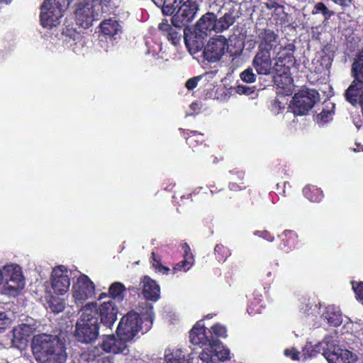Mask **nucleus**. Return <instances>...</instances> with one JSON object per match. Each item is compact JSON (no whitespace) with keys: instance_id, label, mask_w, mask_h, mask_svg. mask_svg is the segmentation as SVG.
I'll return each mask as SVG.
<instances>
[{"instance_id":"nucleus-1","label":"nucleus","mask_w":363,"mask_h":363,"mask_svg":"<svg viewBox=\"0 0 363 363\" xmlns=\"http://www.w3.org/2000/svg\"><path fill=\"white\" fill-rule=\"evenodd\" d=\"M201 320L196 322L189 332L190 342L194 345L204 347L199 354L200 359L205 362L225 361L229 358V350L224 349L222 342L212 335L208 336L206 327Z\"/></svg>"},{"instance_id":"nucleus-2","label":"nucleus","mask_w":363,"mask_h":363,"mask_svg":"<svg viewBox=\"0 0 363 363\" xmlns=\"http://www.w3.org/2000/svg\"><path fill=\"white\" fill-rule=\"evenodd\" d=\"M31 349L38 363H65L67 360L66 347L57 335L43 333L34 336Z\"/></svg>"},{"instance_id":"nucleus-3","label":"nucleus","mask_w":363,"mask_h":363,"mask_svg":"<svg viewBox=\"0 0 363 363\" xmlns=\"http://www.w3.org/2000/svg\"><path fill=\"white\" fill-rule=\"evenodd\" d=\"M140 309V314L135 312H128L122 317L116 328V334L125 342L132 340L142 330V321L146 322L147 330L151 328L154 319V310L151 303H144Z\"/></svg>"},{"instance_id":"nucleus-4","label":"nucleus","mask_w":363,"mask_h":363,"mask_svg":"<svg viewBox=\"0 0 363 363\" xmlns=\"http://www.w3.org/2000/svg\"><path fill=\"white\" fill-rule=\"evenodd\" d=\"M81 312L80 318L75 325V338L81 343H92L99 335L100 323L95 318L96 311L92 304H86L81 308Z\"/></svg>"},{"instance_id":"nucleus-5","label":"nucleus","mask_w":363,"mask_h":363,"mask_svg":"<svg viewBox=\"0 0 363 363\" xmlns=\"http://www.w3.org/2000/svg\"><path fill=\"white\" fill-rule=\"evenodd\" d=\"M319 101L320 94L317 90L305 88L294 95L289 107L295 116H306Z\"/></svg>"},{"instance_id":"nucleus-6","label":"nucleus","mask_w":363,"mask_h":363,"mask_svg":"<svg viewBox=\"0 0 363 363\" xmlns=\"http://www.w3.org/2000/svg\"><path fill=\"white\" fill-rule=\"evenodd\" d=\"M313 350L321 352L329 363H354L357 360L352 352L326 341L317 344Z\"/></svg>"},{"instance_id":"nucleus-7","label":"nucleus","mask_w":363,"mask_h":363,"mask_svg":"<svg viewBox=\"0 0 363 363\" xmlns=\"http://www.w3.org/2000/svg\"><path fill=\"white\" fill-rule=\"evenodd\" d=\"M100 348L107 353L119 354L124 352L127 349V345L122 338L118 337L117 339L114 335H105L99 347H94L87 352L83 353L82 358H84L88 362L94 361L97 357H100L102 354Z\"/></svg>"},{"instance_id":"nucleus-8","label":"nucleus","mask_w":363,"mask_h":363,"mask_svg":"<svg viewBox=\"0 0 363 363\" xmlns=\"http://www.w3.org/2000/svg\"><path fill=\"white\" fill-rule=\"evenodd\" d=\"M74 13L76 24L82 28H89L101 18L99 6L93 2L79 3Z\"/></svg>"},{"instance_id":"nucleus-9","label":"nucleus","mask_w":363,"mask_h":363,"mask_svg":"<svg viewBox=\"0 0 363 363\" xmlns=\"http://www.w3.org/2000/svg\"><path fill=\"white\" fill-rule=\"evenodd\" d=\"M198 9L199 5L196 1L184 0L177 12L172 17L173 26L177 28H188V24L194 20Z\"/></svg>"},{"instance_id":"nucleus-10","label":"nucleus","mask_w":363,"mask_h":363,"mask_svg":"<svg viewBox=\"0 0 363 363\" xmlns=\"http://www.w3.org/2000/svg\"><path fill=\"white\" fill-rule=\"evenodd\" d=\"M86 304H92L96 311V314L95 318H100V323L107 328L111 329L112 326L117 320V315L118 313V308L116 303L113 300L104 301L99 306L96 302H89Z\"/></svg>"},{"instance_id":"nucleus-11","label":"nucleus","mask_w":363,"mask_h":363,"mask_svg":"<svg viewBox=\"0 0 363 363\" xmlns=\"http://www.w3.org/2000/svg\"><path fill=\"white\" fill-rule=\"evenodd\" d=\"M40 22L44 28H51L60 23L64 11L52 4V0H45L40 7Z\"/></svg>"},{"instance_id":"nucleus-12","label":"nucleus","mask_w":363,"mask_h":363,"mask_svg":"<svg viewBox=\"0 0 363 363\" xmlns=\"http://www.w3.org/2000/svg\"><path fill=\"white\" fill-rule=\"evenodd\" d=\"M50 285L57 295H64L70 286V278L68 270L64 265L53 268L50 277Z\"/></svg>"},{"instance_id":"nucleus-13","label":"nucleus","mask_w":363,"mask_h":363,"mask_svg":"<svg viewBox=\"0 0 363 363\" xmlns=\"http://www.w3.org/2000/svg\"><path fill=\"white\" fill-rule=\"evenodd\" d=\"M72 293L76 303H82L94 294L95 285L88 276L82 274L73 286Z\"/></svg>"},{"instance_id":"nucleus-14","label":"nucleus","mask_w":363,"mask_h":363,"mask_svg":"<svg viewBox=\"0 0 363 363\" xmlns=\"http://www.w3.org/2000/svg\"><path fill=\"white\" fill-rule=\"evenodd\" d=\"M257 50L272 53L279 45L278 32L269 28L259 30L257 36Z\"/></svg>"},{"instance_id":"nucleus-15","label":"nucleus","mask_w":363,"mask_h":363,"mask_svg":"<svg viewBox=\"0 0 363 363\" xmlns=\"http://www.w3.org/2000/svg\"><path fill=\"white\" fill-rule=\"evenodd\" d=\"M226 45L227 42L225 38H212L204 47L203 58L209 62L219 61L225 53Z\"/></svg>"},{"instance_id":"nucleus-16","label":"nucleus","mask_w":363,"mask_h":363,"mask_svg":"<svg viewBox=\"0 0 363 363\" xmlns=\"http://www.w3.org/2000/svg\"><path fill=\"white\" fill-rule=\"evenodd\" d=\"M252 66L257 74L270 75L274 70L272 66V53L257 50L252 59Z\"/></svg>"},{"instance_id":"nucleus-17","label":"nucleus","mask_w":363,"mask_h":363,"mask_svg":"<svg viewBox=\"0 0 363 363\" xmlns=\"http://www.w3.org/2000/svg\"><path fill=\"white\" fill-rule=\"evenodd\" d=\"M208 35H204L195 27L194 31L189 28L184 29V40L186 48L191 53L196 54L204 49V43Z\"/></svg>"},{"instance_id":"nucleus-18","label":"nucleus","mask_w":363,"mask_h":363,"mask_svg":"<svg viewBox=\"0 0 363 363\" xmlns=\"http://www.w3.org/2000/svg\"><path fill=\"white\" fill-rule=\"evenodd\" d=\"M181 134L185 138L186 143L194 152L208 153L209 147L205 143L204 135L196 130L179 128Z\"/></svg>"},{"instance_id":"nucleus-19","label":"nucleus","mask_w":363,"mask_h":363,"mask_svg":"<svg viewBox=\"0 0 363 363\" xmlns=\"http://www.w3.org/2000/svg\"><path fill=\"white\" fill-rule=\"evenodd\" d=\"M142 294L146 301H157L160 298L159 284L149 276H143L140 280Z\"/></svg>"},{"instance_id":"nucleus-20","label":"nucleus","mask_w":363,"mask_h":363,"mask_svg":"<svg viewBox=\"0 0 363 363\" xmlns=\"http://www.w3.org/2000/svg\"><path fill=\"white\" fill-rule=\"evenodd\" d=\"M275 63L274 65V71L276 72H286V69L289 70L294 64V56L293 51L286 50L285 48L281 51H279L275 58Z\"/></svg>"},{"instance_id":"nucleus-21","label":"nucleus","mask_w":363,"mask_h":363,"mask_svg":"<svg viewBox=\"0 0 363 363\" xmlns=\"http://www.w3.org/2000/svg\"><path fill=\"white\" fill-rule=\"evenodd\" d=\"M193 359L192 352L185 349L177 348L165 351L164 360L167 363H191Z\"/></svg>"},{"instance_id":"nucleus-22","label":"nucleus","mask_w":363,"mask_h":363,"mask_svg":"<svg viewBox=\"0 0 363 363\" xmlns=\"http://www.w3.org/2000/svg\"><path fill=\"white\" fill-rule=\"evenodd\" d=\"M217 16L211 12L204 14L196 24L197 30L204 35H208L212 30L217 33Z\"/></svg>"},{"instance_id":"nucleus-23","label":"nucleus","mask_w":363,"mask_h":363,"mask_svg":"<svg viewBox=\"0 0 363 363\" xmlns=\"http://www.w3.org/2000/svg\"><path fill=\"white\" fill-rule=\"evenodd\" d=\"M158 29L161 35L165 37L174 45H177L180 43L182 38L180 30L182 28H177L174 26L173 28L168 23L167 20H162L158 26Z\"/></svg>"},{"instance_id":"nucleus-24","label":"nucleus","mask_w":363,"mask_h":363,"mask_svg":"<svg viewBox=\"0 0 363 363\" xmlns=\"http://www.w3.org/2000/svg\"><path fill=\"white\" fill-rule=\"evenodd\" d=\"M363 95V84L358 82L354 79L352 84L346 89L345 92V98L347 101L352 106H356L357 104H361L362 97Z\"/></svg>"},{"instance_id":"nucleus-25","label":"nucleus","mask_w":363,"mask_h":363,"mask_svg":"<svg viewBox=\"0 0 363 363\" xmlns=\"http://www.w3.org/2000/svg\"><path fill=\"white\" fill-rule=\"evenodd\" d=\"M182 249L184 250V258L182 261L179 262L176 265L173 267L174 272H186L188 271L193 265L194 262V258L191 252L190 247L187 243H184L182 245Z\"/></svg>"},{"instance_id":"nucleus-26","label":"nucleus","mask_w":363,"mask_h":363,"mask_svg":"<svg viewBox=\"0 0 363 363\" xmlns=\"http://www.w3.org/2000/svg\"><path fill=\"white\" fill-rule=\"evenodd\" d=\"M279 238L281 239L279 247L285 252H289L294 249L298 241L297 233L291 230H285L281 235H279Z\"/></svg>"},{"instance_id":"nucleus-27","label":"nucleus","mask_w":363,"mask_h":363,"mask_svg":"<svg viewBox=\"0 0 363 363\" xmlns=\"http://www.w3.org/2000/svg\"><path fill=\"white\" fill-rule=\"evenodd\" d=\"M101 32L106 36L113 38L121 30V27L116 20L111 18L103 21L99 26Z\"/></svg>"},{"instance_id":"nucleus-28","label":"nucleus","mask_w":363,"mask_h":363,"mask_svg":"<svg viewBox=\"0 0 363 363\" xmlns=\"http://www.w3.org/2000/svg\"><path fill=\"white\" fill-rule=\"evenodd\" d=\"M302 191L303 196L311 202L319 203L324 197L322 189L314 185H306Z\"/></svg>"},{"instance_id":"nucleus-29","label":"nucleus","mask_w":363,"mask_h":363,"mask_svg":"<svg viewBox=\"0 0 363 363\" xmlns=\"http://www.w3.org/2000/svg\"><path fill=\"white\" fill-rule=\"evenodd\" d=\"M335 56L334 46L330 43L323 45L320 51L321 65L328 68L331 66Z\"/></svg>"},{"instance_id":"nucleus-30","label":"nucleus","mask_w":363,"mask_h":363,"mask_svg":"<svg viewBox=\"0 0 363 363\" xmlns=\"http://www.w3.org/2000/svg\"><path fill=\"white\" fill-rule=\"evenodd\" d=\"M352 76L358 82L363 84V50L357 55L352 65Z\"/></svg>"},{"instance_id":"nucleus-31","label":"nucleus","mask_w":363,"mask_h":363,"mask_svg":"<svg viewBox=\"0 0 363 363\" xmlns=\"http://www.w3.org/2000/svg\"><path fill=\"white\" fill-rule=\"evenodd\" d=\"M323 316L331 326L337 327L342 323V315L340 311H336L334 307H327Z\"/></svg>"},{"instance_id":"nucleus-32","label":"nucleus","mask_w":363,"mask_h":363,"mask_svg":"<svg viewBox=\"0 0 363 363\" xmlns=\"http://www.w3.org/2000/svg\"><path fill=\"white\" fill-rule=\"evenodd\" d=\"M126 290L123 284L116 281L111 284L108 289L109 298L122 301L124 298V293Z\"/></svg>"},{"instance_id":"nucleus-33","label":"nucleus","mask_w":363,"mask_h":363,"mask_svg":"<svg viewBox=\"0 0 363 363\" xmlns=\"http://www.w3.org/2000/svg\"><path fill=\"white\" fill-rule=\"evenodd\" d=\"M48 306L52 312L58 313L64 311L65 308V303L63 299L50 295L47 301Z\"/></svg>"},{"instance_id":"nucleus-34","label":"nucleus","mask_w":363,"mask_h":363,"mask_svg":"<svg viewBox=\"0 0 363 363\" xmlns=\"http://www.w3.org/2000/svg\"><path fill=\"white\" fill-rule=\"evenodd\" d=\"M235 22V18L231 13H225L219 19L217 18V33L227 30Z\"/></svg>"},{"instance_id":"nucleus-35","label":"nucleus","mask_w":363,"mask_h":363,"mask_svg":"<svg viewBox=\"0 0 363 363\" xmlns=\"http://www.w3.org/2000/svg\"><path fill=\"white\" fill-rule=\"evenodd\" d=\"M184 0H164L162 8V13L165 16L172 15L178 9Z\"/></svg>"},{"instance_id":"nucleus-36","label":"nucleus","mask_w":363,"mask_h":363,"mask_svg":"<svg viewBox=\"0 0 363 363\" xmlns=\"http://www.w3.org/2000/svg\"><path fill=\"white\" fill-rule=\"evenodd\" d=\"M214 255L219 262H223L230 256L231 251L227 246L217 244L214 247Z\"/></svg>"},{"instance_id":"nucleus-37","label":"nucleus","mask_w":363,"mask_h":363,"mask_svg":"<svg viewBox=\"0 0 363 363\" xmlns=\"http://www.w3.org/2000/svg\"><path fill=\"white\" fill-rule=\"evenodd\" d=\"M152 267L157 272L162 273V274H167L169 272V268L162 265L161 258L155 252L151 253V261Z\"/></svg>"},{"instance_id":"nucleus-38","label":"nucleus","mask_w":363,"mask_h":363,"mask_svg":"<svg viewBox=\"0 0 363 363\" xmlns=\"http://www.w3.org/2000/svg\"><path fill=\"white\" fill-rule=\"evenodd\" d=\"M319 13H322L325 20H329L332 16L335 15V12L333 11L329 10L325 4L321 1L316 3L312 10L313 15H315Z\"/></svg>"},{"instance_id":"nucleus-39","label":"nucleus","mask_w":363,"mask_h":363,"mask_svg":"<svg viewBox=\"0 0 363 363\" xmlns=\"http://www.w3.org/2000/svg\"><path fill=\"white\" fill-rule=\"evenodd\" d=\"M99 9L101 12L105 13H111L114 11V9L117 7L116 4L113 0H99Z\"/></svg>"},{"instance_id":"nucleus-40","label":"nucleus","mask_w":363,"mask_h":363,"mask_svg":"<svg viewBox=\"0 0 363 363\" xmlns=\"http://www.w3.org/2000/svg\"><path fill=\"white\" fill-rule=\"evenodd\" d=\"M208 188L210 189L211 195H214L218 194V199L221 200H226L230 199V196L229 195V191L225 189L220 188L218 189L215 184H210L208 185Z\"/></svg>"},{"instance_id":"nucleus-41","label":"nucleus","mask_w":363,"mask_h":363,"mask_svg":"<svg viewBox=\"0 0 363 363\" xmlns=\"http://www.w3.org/2000/svg\"><path fill=\"white\" fill-rule=\"evenodd\" d=\"M331 108V110L323 109L322 111L316 116L317 122L324 124L331 120L332 116L334 113L333 109L335 108V105L333 104H332Z\"/></svg>"},{"instance_id":"nucleus-42","label":"nucleus","mask_w":363,"mask_h":363,"mask_svg":"<svg viewBox=\"0 0 363 363\" xmlns=\"http://www.w3.org/2000/svg\"><path fill=\"white\" fill-rule=\"evenodd\" d=\"M9 281L15 284L14 286H12L13 288H22L24 286V279L20 271L14 270L11 273Z\"/></svg>"},{"instance_id":"nucleus-43","label":"nucleus","mask_w":363,"mask_h":363,"mask_svg":"<svg viewBox=\"0 0 363 363\" xmlns=\"http://www.w3.org/2000/svg\"><path fill=\"white\" fill-rule=\"evenodd\" d=\"M210 333H211V335L213 334L216 337V339H218V337H227L226 328L219 323L214 324L211 328Z\"/></svg>"},{"instance_id":"nucleus-44","label":"nucleus","mask_w":363,"mask_h":363,"mask_svg":"<svg viewBox=\"0 0 363 363\" xmlns=\"http://www.w3.org/2000/svg\"><path fill=\"white\" fill-rule=\"evenodd\" d=\"M252 67H248L242 71L240 74V79L246 83H252L256 81L257 75L253 72Z\"/></svg>"},{"instance_id":"nucleus-45","label":"nucleus","mask_w":363,"mask_h":363,"mask_svg":"<svg viewBox=\"0 0 363 363\" xmlns=\"http://www.w3.org/2000/svg\"><path fill=\"white\" fill-rule=\"evenodd\" d=\"M279 1H281V0H264L263 4L267 9L270 10L274 9L277 11V9L281 10L284 9V6L281 5Z\"/></svg>"},{"instance_id":"nucleus-46","label":"nucleus","mask_w":363,"mask_h":363,"mask_svg":"<svg viewBox=\"0 0 363 363\" xmlns=\"http://www.w3.org/2000/svg\"><path fill=\"white\" fill-rule=\"evenodd\" d=\"M201 79V76H196L189 79L185 84V86L188 90H193L197 86L199 81Z\"/></svg>"},{"instance_id":"nucleus-47","label":"nucleus","mask_w":363,"mask_h":363,"mask_svg":"<svg viewBox=\"0 0 363 363\" xmlns=\"http://www.w3.org/2000/svg\"><path fill=\"white\" fill-rule=\"evenodd\" d=\"M72 1V0H52V4L65 12Z\"/></svg>"},{"instance_id":"nucleus-48","label":"nucleus","mask_w":363,"mask_h":363,"mask_svg":"<svg viewBox=\"0 0 363 363\" xmlns=\"http://www.w3.org/2000/svg\"><path fill=\"white\" fill-rule=\"evenodd\" d=\"M284 353L286 357H289L293 360H298L299 359L300 352L294 347H292L291 349L288 348V349L284 350Z\"/></svg>"},{"instance_id":"nucleus-49","label":"nucleus","mask_w":363,"mask_h":363,"mask_svg":"<svg viewBox=\"0 0 363 363\" xmlns=\"http://www.w3.org/2000/svg\"><path fill=\"white\" fill-rule=\"evenodd\" d=\"M246 186L245 185L244 182H240L239 184L236 182H230L228 184V188L230 191H242L246 189Z\"/></svg>"},{"instance_id":"nucleus-50","label":"nucleus","mask_w":363,"mask_h":363,"mask_svg":"<svg viewBox=\"0 0 363 363\" xmlns=\"http://www.w3.org/2000/svg\"><path fill=\"white\" fill-rule=\"evenodd\" d=\"M353 289L357 296V298L362 301L363 304V282H359L357 286H353Z\"/></svg>"},{"instance_id":"nucleus-51","label":"nucleus","mask_w":363,"mask_h":363,"mask_svg":"<svg viewBox=\"0 0 363 363\" xmlns=\"http://www.w3.org/2000/svg\"><path fill=\"white\" fill-rule=\"evenodd\" d=\"M277 21H279L281 25H286L289 23V14L284 11V9L281 10V18H275Z\"/></svg>"},{"instance_id":"nucleus-52","label":"nucleus","mask_w":363,"mask_h":363,"mask_svg":"<svg viewBox=\"0 0 363 363\" xmlns=\"http://www.w3.org/2000/svg\"><path fill=\"white\" fill-rule=\"evenodd\" d=\"M286 185L290 186L289 183L288 182H284L283 183V187L281 186L279 183L277 184V191L278 193L284 196H286V191L285 189L286 187Z\"/></svg>"},{"instance_id":"nucleus-53","label":"nucleus","mask_w":363,"mask_h":363,"mask_svg":"<svg viewBox=\"0 0 363 363\" xmlns=\"http://www.w3.org/2000/svg\"><path fill=\"white\" fill-rule=\"evenodd\" d=\"M332 1L342 7H349L352 4V0H332Z\"/></svg>"},{"instance_id":"nucleus-54","label":"nucleus","mask_w":363,"mask_h":363,"mask_svg":"<svg viewBox=\"0 0 363 363\" xmlns=\"http://www.w3.org/2000/svg\"><path fill=\"white\" fill-rule=\"evenodd\" d=\"M232 174H235L240 182H244L245 172L242 170L233 169L230 172Z\"/></svg>"},{"instance_id":"nucleus-55","label":"nucleus","mask_w":363,"mask_h":363,"mask_svg":"<svg viewBox=\"0 0 363 363\" xmlns=\"http://www.w3.org/2000/svg\"><path fill=\"white\" fill-rule=\"evenodd\" d=\"M238 92L242 93V94H249L252 93V91H251V89L250 87H247L246 86L239 85L238 86Z\"/></svg>"},{"instance_id":"nucleus-56","label":"nucleus","mask_w":363,"mask_h":363,"mask_svg":"<svg viewBox=\"0 0 363 363\" xmlns=\"http://www.w3.org/2000/svg\"><path fill=\"white\" fill-rule=\"evenodd\" d=\"M262 237L267 240L268 241H272L274 239L270 233H269L267 230H264L262 233Z\"/></svg>"},{"instance_id":"nucleus-57","label":"nucleus","mask_w":363,"mask_h":363,"mask_svg":"<svg viewBox=\"0 0 363 363\" xmlns=\"http://www.w3.org/2000/svg\"><path fill=\"white\" fill-rule=\"evenodd\" d=\"M272 105L274 108H278V110L284 108V106L281 105V103L278 99H274Z\"/></svg>"},{"instance_id":"nucleus-58","label":"nucleus","mask_w":363,"mask_h":363,"mask_svg":"<svg viewBox=\"0 0 363 363\" xmlns=\"http://www.w3.org/2000/svg\"><path fill=\"white\" fill-rule=\"evenodd\" d=\"M283 77L281 76V74H279L278 77H276L274 76V78H273V80L274 82V83L277 85V86L280 87V88H284V86H281L279 81H278V79H281Z\"/></svg>"},{"instance_id":"nucleus-59","label":"nucleus","mask_w":363,"mask_h":363,"mask_svg":"<svg viewBox=\"0 0 363 363\" xmlns=\"http://www.w3.org/2000/svg\"><path fill=\"white\" fill-rule=\"evenodd\" d=\"M6 314L4 312H0V332H1V330L4 328L1 326L3 325V320L5 318Z\"/></svg>"},{"instance_id":"nucleus-60","label":"nucleus","mask_w":363,"mask_h":363,"mask_svg":"<svg viewBox=\"0 0 363 363\" xmlns=\"http://www.w3.org/2000/svg\"><path fill=\"white\" fill-rule=\"evenodd\" d=\"M128 290L129 291H133V292H134V293H137V294H138V293H139V291H140V288H138V287H136V286H129V287L128 288Z\"/></svg>"},{"instance_id":"nucleus-61","label":"nucleus","mask_w":363,"mask_h":363,"mask_svg":"<svg viewBox=\"0 0 363 363\" xmlns=\"http://www.w3.org/2000/svg\"><path fill=\"white\" fill-rule=\"evenodd\" d=\"M199 192L194 193V194H189L187 195L186 199H191V201H193V199H192L193 196H194L196 198V199H198L197 197H199Z\"/></svg>"},{"instance_id":"nucleus-62","label":"nucleus","mask_w":363,"mask_h":363,"mask_svg":"<svg viewBox=\"0 0 363 363\" xmlns=\"http://www.w3.org/2000/svg\"><path fill=\"white\" fill-rule=\"evenodd\" d=\"M106 297L109 298L108 292V293L103 292L99 294V296L98 297V300H102L103 298H106Z\"/></svg>"},{"instance_id":"nucleus-63","label":"nucleus","mask_w":363,"mask_h":363,"mask_svg":"<svg viewBox=\"0 0 363 363\" xmlns=\"http://www.w3.org/2000/svg\"><path fill=\"white\" fill-rule=\"evenodd\" d=\"M274 16H276V18H281V11H279L277 9V11H274Z\"/></svg>"},{"instance_id":"nucleus-64","label":"nucleus","mask_w":363,"mask_h":363,"mask_svg":"<svg viewBox=\"0 0 363 363\" xmlns=\"http://www.w3.org/2000/svg\"><path fill=\"white\" fill-rule=\"evenodd\" d=\"M1 1L5 2L6 4H9L11 1V0H1Z\"/></svg>"}]
</instances>
